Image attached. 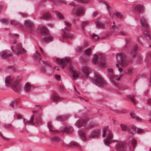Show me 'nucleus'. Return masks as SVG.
Segmentation results:
<instances>
[{
	"label": "nucleus",
	"mask_w": 151,
	"mask_h": 151,
	"mask_svg": "<svg viewBox=\"0 0 151 151\" xmlns=\"http://www.w3.org/2000/svg\"><path fill=\"white\" fill-rule=\"evenodd\" d=\"M5 85L6 86H9L12 83V87L14 91L17 92L21 90L19 81L18 80H16L15 78L12 79L9 76L5 77Z\"/></svg>",
	"instance_id": "obj_1"
},
{
	"label": "nucleus",
	"mask_w": 151,
	"mask_h": 151,
	"mask_svg": "<svg viewBox=\"0 0 151 151\" xmlns=\"http://www.w3.org/2000/svg\"><path fill=\"white\" fill-rule=\"evenodd\" d=\"M139 19L142 26L143 27L142 29V32L145 37L148 40H151V35L149 31V29L147 20L144 17H139Z\"/></svg>",
	"instance_id": "obj_2"
},
{
	"label": "nucleus",
	"mask_w": 151,
	"mask_h": 151,
	"mask_svg": "<svg viewBox=\"0 0 151 151\" xmlns=\"http://www.w3.org/2000/svg\"><path fill=\"white\" fill-rule=\"evenodd\" d=\"M75 125L78 128L84 127L86 129H89L95 126L94 122L88 119L79 120L76 121Z\"/></svg>",
	"instance_id": "obj_3"
},
{
	"label": "nucleus",
	"mask_w": 151,
	"mask_h": 151,
	"mask_svg": "<svg viewBox=\"0 0 151 151\" xmlns=\"http://www.w3.org/2000/svg\"><path fill=\"white\" fill-rule=\"evenodd\" d=\"M116 59L118 60L119 64L117 63L116 66H119V64L123 67H126L131 63L130 60H128L126 55L124 53H119L116 55Z\"/></svg>",
	"instance_id": "obj_4"
},
{
	"label": "nucleus",
	"mask_w": 151,
	"mask_h": 151,
	"mask_svg": "<svg viewBox=\"0 0 151 151\" xmlns=\"http://www.w3.org/2000/svg\"><path fill=\"white\" fill-rule=\"evenodd\" d=\"M92 63L100 67H105L106 61L105 58L100 55H95L91 60Z\"/></svg>",
	"instance_id": "obj_5"
},
{
	"label": "nucleus",
	"mask_w": 151,
	"mask_h": 151,
	"mask_svg": "<svg viewBox=\"0 0 151 151\" xmlns=\"http://www.w3.org/2000/svg\"><path fill=\"white\" fill-rule=\"evenodd\" d=\"M109 73V78L111 82L114 83V85L116 87L118 90L124 89V88H122L120 85H118L116 81L119 80L121 76L120 75H114L113 73V70L112 69H110L108 70Z\"/></svg>",
	"instance_id": "obj_6"
},
{
	"label": "nucleus",
	"mask_w": 151,
	"mask_h": 151,
	"mask_svg": "<svg viewBox=\"0 0 151 151\" xmlns=\"http://www.w3.org/2000/svg\"><path fill=\"white\" fill-rule=\"evenodd\" d=\"M103 133L102 136L104 137L107 135L106 139H104V143L106 144H109L111 143V141L113 138V135L111 132L110 130L107 129H105L103 130Z\"/></svg>",
	"instance_id": "obj_7"
},
{
	"label": "nucleus",
	"mask_w": 151,
	"mask_h": 151,
	"mask_svg": "<svg viewBox=\"0 0 151 151\" xmlns=\"http://www.w3.org/2000/svg\"><path fill=\"white\" fill-rule=\"evenodd\" d=\"M92 82L96 85L104 87L106 85L105 81L103 80L100 76L97 73L95 75V78L92 79Z\"/></svg>",
	"instance_id": "obj_8"
},
{
	"label": "nucleus",
	"mask_w": 151,
	"mask_h": 151,
	"mask_svg": "<svg viewBox=\"0 0 151 151\" xmlns=\"http://www.w3.org/2000/svg\"><path fill=\"white\" fill-rule=\"evenodd\" d=\"M66 26L64 29H63L62 30L63 32V37L64 38H71L72 37V35L70 33L69 31L71 29V24L66 21L64 22Z\"/></svg>",
	"instance_id": "obj_9"
},
{
	"label": "nucleus",
	"mask_w": 151,
	"mask_h": 151,
	"mask_svg": "<svg viewBox=\"0 0 151 151\" xmlns=\"http://www.w3.org/2000/svg\"><path fill=\"white\" fill-rule=\"evenodd\" d=\"M41 122L40 117L39 116H37V118H35L34 119V115H33L32 116L29 121L25 122V124H28L31 125H34L35 123L38 124Z\"/></svg>",
	"instance_id": "obj_10"
},
{
	"label": "nucleus",
	"mask_w": 151,
	"mask_h": 151,
	"mask_svg": "<svg viewBox=\"0 0 151 151\" xmlns=\"http://www.w3.org/2000/svg\"><path fill=\"white\" fill-rule=\"evenodd\" d=\"M41 67V71L43 73L47 74L49 75H51L52 74V72L50 71V68H49L48 67L52 68V67L50 65L47 63L46 64V65L43 64L42 65Z\"/></svg>",
	"instance_id": "obj_11"
},
{
	"label": "nucleus",
	"mask_w": 151,
	"mask_h": 151,
	"mask_svg": "<svg viewBox=\"0 0 151 151\" xmlns=\"http://www.w3.org/2000/svg\"><path fill=\"white\" fill-rule=\"evenodd\" d=\"M69 61V59L67 58H64L62 59L57 58L56 60V62L59 64L61 67H62L63 68H65Z\"/></svg>",
	"instance_id": "obj_12"
},
{
	"label": "nucleus",
	"mask_w": 151,
	"mask_h": 151,
	"mask_svg": "<svg viewBox=\"0 0 151 151\" xmlns=\"http://www.w3.org/2000/svg\"><path fill=\"white\" fill-rule=\"evenodd\" d=\"M40 54L37 52L36 51L35 53V61L36 62L39 63V65H43V64L46 65L47 64L46 61H44L41 60V58H40Z\"/></svg>",
	"instance_id": "obj_13"
},
{
	"label": "nucleus",
	"mask_w": 151,
	"mask_h": 151,
	"mask_svg": "<svg viewBox=\"0 0 151 151\" xmlns=\"http://www.w3.org/2000/svg\"><path fill=\"white\" fill-rule=\"evenodd\" d=\"M127 145L123 142H119L117 145L118 151H126L129 149L127 148Z\"/></svg>",
	"instance_id": "obj_14"
},
{
	"label": "nucleus",
	"mask_w": 151,
	"mask_h": 151,
	"mask_svg": "<svg viewBox=\"0 0 151 151\" xmlns=\"http://www.w3.org/2000/svg\"><path fill=\"white\" fill-rule=\"evenodd\" d=\"M100 133L99 130L95 129L92 131L89 135V137L93 138L98 136Z\"/></svg>",
	"instance_id": "obj_15"
},
{
	"label": "nucleus",
	"mask_w": 151,
	"mask_h": 151,
	"mask_svg": "<svg viewBox=\"0 0 151 151\" xmlns=\"http://www.w3.org/2000/svg\"><path fill=\"white\" fill-rule=\"evenodd\" d=\"M1 56L2 59L6 58L11 56L9 51L7 50H3L0 52Z\"/></svg>",
	"instance_id": "obj_16"
},
{
	"label": "nucleus",
	"mask_w": 151,
	"mask_h": 151,
	"mask_svg": "<svg viewBox=\"0 0 151 151\" xmlns=\"http://www.w3.org/2000/svg\"><path fill=\"white\" fill-rule=\"evenodd\" d=\"M83 73L84 74V76L86 78H87L88 76V74L91 72V69L88 66H84L82 69Z\"/></svg>",
	"instance_id": "obj_17"
},
{
	"label": "nucleus",
	"mask_w": 151,
	"mask_h": 151,
	"mask_svg": "<svg viewBox=\"0 0 151 151\" xmlns=\"http://www.w3.org/2000/svg\"><path fill=\"white\" fill-rule=\"evenodd\" d=\"M25 26L27 29L29 30H32L34 28V24L30 21L27 20L25 21Z\"/></svg>",
	"instance_id": "obj_18"
},
{
	"label": "nucleus",
	"mask_w": 151,
	"mask_h": 151,
	"mask_svg": "<svg viewBox=\"0 0 151 151\" xmlns=\"http://www.w3.org/2000/svg\"><path fill=\"white\" fill-rule=\"evenodd\" d=\"M138 45H136L133 47L130 51L129 53L133 58H134L135 56L137 53V51L138 49Z\"/></svg>",
	"instance_id": "obj_19"
},
{
	"label": "nucleus",
	"mask_w": 151,
	"mask_h": 151,
	"mask_svg": "<svg viewBox=\"0 0 151 151\" xmlns=\"http://www.w3.org/2000/svg\"><path fill=\"white\" fill-rule=\"evenodd\" d=\"M69 117L68 114L60 115L57 117L56 119L58 121L63 122L67 119Z\"/></svg>",
	"instance_id": "obj_20"
},
{
	"label": "nucleus",
	"mask_w": 151,
	"mask_h": 151,
	"mask_svg": "<svg viewBox=\"0 0 151 151\" xmlns=\"http://www.w3.org/2000/svg\"><path fill=\"white\" fill-rule=\"evenodd\" d=\"M114 24L112 26V28L114 31L117 33V34L121 35H124L125 34L122 31L119 29L115 25V22H114Z\"/></svg>",
	"instance_id": "obj_21"
},
{
	"label": "nucleus",
	"mask_w": 151,
	"mask_h": 151,
	"mask_svg": "<svg viewBox=\"0 0 151 151\" xmlns=\"http://www.w3.org/2000/svg\"><path fill=\"white\" fill-rule=\"evenodd\" d=\"M1 21L3 23H5L6 24L8 23L9 22L11 24H14L16 25H19V23L16 21H10L7 19H2L1 20Z\"/></svg>",
	"instance_id": "obj_22"
},
{
	"label": "nucleus",
	"mask_w": 151,
	"mask_h": 151,
	"mask_svg": "<svg viewBox=\"0 0 151 151\" xmlns=\"http://www.w3.org/2000/svg\"><path fill=\"white\" fill-rule=\"evenodd\" d=\"M135 10L137 12L141 13L144 11V7L143 6L137 4L134 7Z\"/></svg>",
	"instance_id": "obj_23"
},
{
	"label": "nucleus",
	"mask_w": 151,
	"mask_h": 151,
	"mask_svg": "<svg viewBox=\"0 0 151 151\" xmlns=\"http://www.w3.org/2000/svg\"><path fill=\"white\" fill-rule=\"evenodd\" d=\"M62 132H65L68 133H70L73 131V128L69 126H66L64 129H62L61 130Z\"/></svg>",
	"instance_id": "obj_24"
},
{
	"label": "nucleus",
	"mask_w": 151,
	"mask_h": 151,
	"mask_svg": "<svg viewBox=\"0 0 151 151\" xmlns=\"http://www.w3.org/2000/svg\"><path fill=\"white\" fill-rule=\"evenodd\" d=\"M51 99L54 102L60 101L61 99L57 94H54L51 96Z\"/></svg>",
	"instance_id": "obj_25"
},
{
	"label": "nucleus",
	"mask_w": 151,
	"mask_h": 151,
	"mask_svg": "<svg viewBox=\"0 0 151 151\" xmlns=\"http://www.w3.org/2000/svg\"><path fill=\"white\" fill-rule=\"evenodd\" d=\"M40 32L41 34H48V30L46 27L42 26L40 28Z\"/></svg>",
	"instance_id": "obj_26"
},
{
	"label": "nucleus",
	"mask_w": 151,
	"mask_h": 151,
	"mask_svg": "<svg viewBox=\"0 0 151 151\" xmlns=\"http://www.w3.org/2000/svg\"><path fill=\"white\" fill-rule=\"evenodd\" d=\"M77 16H79L84 13L85 12V9L82 7H80L77 9Z\"/></svg>",
	"instance_id": "obj_27"
},
{
	"label": "nucleus",
	"mask_w": 151,
	"mask_h": 151,
	"mask_svg": "<svg viewBox=\"0 0 151 151\" xmlns=\"http://www.w3.org/2000/svg\"><path fill=\"white\" fill-rule=\"evenodd\" d=\"M51 17V15L49 13L46 12L44 14L41 18L42 19H50Z\"/></svg>",
	"instance_id": "obj_28"
},
{
	"label": "nucleus",
	"mask_w": 151,
	"mask_h": 151,
	"mask_svg": "<svg viewBox=\"0 0 151 151\" xmlns=\"http://www.w3.org/2000/svg\"><path fill=\"white\" fill-rule=\"evenodd\" d=\"M96 26L97 28H104L105 26L104 24L99 22H95Z\"/></svg>",
	"instance_id": "obj_29"
},
{
	"label": "nucleus",
	"mask_w": 151,
	"mask_h": 151,
	"mask_svg": "<svg viewBox=\"0 0 151 151\" xmlns=\"http://www.w3.org/2000/svg\"><path fill=\"white\" fill-rule=\"evenodd\" d=\"M31 88V86L29 83H26L24 87V89L25 92L29 91Z\"/></svg>",
	"instance_id": "obj_30"
},
{
	"label": "nucleus",
	"mask_w": 151,
	"mask_h": 151,
	"mask_svg": "<svg viewBox=\"0 0 151 151\" xmlns=\"http://www.w3.org/2000/svg\"><path fill=\"white\" fill-rule=\"evenodd\" d=\"M72 73H73V76L74 80H76L79 78L80 73L78 72L76 70Z\"/></svg>",
	"instance_id": "obj_31"
},
{
	"label": "nucleus",
	"mask_w": 151,
	"mask_h": 151,
	"mask_svg": "<svg viewBox=\"0 0 151 151\" xmlns=\"http://www.w3.org/2000/svg\"><path fill=\"white\" fill-rule=\"evenodd\" d=\"M78 134L80 135L81 137L84 140H85L86 139V137L85 133L83 131L79 130L78 131Z\"/></svg>",
	"instance_id": "obj_32"
},
{
	"label": "nucleus",
	"mask_w": 151,
	"mask_h": 151,
	"mask_svg": "<svg viewBox=\"0 0 151 151\" xmlns=\"http://www.w3.org/2000/svg\"><path fill=\"white\" fill-rule=\"evenodd\" d=\"M136 128L135 126H132L130 127L129 132L131 134H132L136 132Z\"/></svg>",
	"instance_id": "obj_33"
},
{
	"label": "nucleus",
	"mask_w": 151,
	"mask_h": 151,
	"mask_svg": "<svg viewBox=\"0 0 151 151\" xmlns=\"http://www.w3.org/2000/svg\"><path fill=\"white\" fill-rule=\"evenodd\" d=\"M99 38V37L95 34L92 35V39L94 42H97Z\"/></svg>",
	"instance_id": "obj_34"
},
{
	"label": "nucleus",
	"mask_w": 151,
	"mask_h": 151,
	"mask_svg": "<svg viewBox=\"0 0 151 151\" xmlns=\"http://www.w3.org/2000/svg\"><path fill=\"white\" fill-rule=\"evenodd\" d=\"M104 3L106 5V7L107 8V10L111 18H112V17L111 16V14H110V8L109 7V4L108 3V2H107L106 1H104Z\"/></svg>",
	"instance_id": "obj_35"
},
{
	"label": "nucleus",
	"mask_w": 151,
	"mask_h": 151,
	"mask_svg": "<svg viewBox=\"0 0 151 151\" xmlns=\"http://www.w3.org/2000/svg\"><path fill=\"white\" fill-rule=\"evenodd\" d=\"M52 37L50 36L44 38L43 39V41L44 42H47L49 41H51Z\"/></svg>",
	"instance_id": "obj_36"
},
{
	"label": "nucleus",
	"mask_w": 151,
	"mask_h": 151,
	"mask_svg": "<svg viewBox=\"0 0 151 151\" xmlns=\"http://www.w3.org/2000/svg\"><path fill=\"white\" fill-rule=\"evenodd\" d=\"M17 104V102L16 100H13L12 101L10 104V106L13 108H14V105Z\"/></svg>",
	"instance_id": "obj_37"
},
{
	"label": "nucleus",
	"mask_w": 151,
	"mask_h": 151,
	"mask_svg": "<svg viewBox=\"0 0 151 151\" xmlns=\"http://www.w3.org/2000/svg\"><path fill=\"white\" fill-rule=\"evenodd\" d=\"M114 15L119 18H122L123 17V14L119 12H116L114 13Z\"/></svg>",
	"instance_id": "obj_38"
},
{
	"label": "nucleus",
	"mask_w": 151,
	"mask_h": 151,
	"mask_svg": "<svg viewBox=\"0 0 151 151\" xmlns=\"http://www.w3.org/2000/svg\"><path fill=\"white\" fill-rule=\"evenodd\" d=\"M91 48H88L85 51V53L87 55H90L91 54Z\"/></svg>",
	"instance_id": "obj_39"
},
{
	"label": "nucleus",
	"mask_w": 151,
	"mask_h": 151,
	"mask_svg": "<svg viewBox=\"0 0 151 151\" xmlns=\"http://www.w3.org/2000/svg\"><path fill=\"white\" fill-rule=\"evenodd\" d=\"M129 97L131 99V101L134 104H136L137 101L133 96H130Z\"/></svg>",
	"instance_id": "obj_40"
},
{
	"label": "nucleus",
	"mask_w": 151,
	"mask_h": 151,
	"mask_svg": "<svg viewBox=\"0 0 151 151\" xmlns=\"http://www.w3.org/2000/svg\"><path fill=\"white\" fill-rule=\"evenodd\" d=\"M120 126L122 131H125L127 130V126L124 124H121Z\"/></svg>",
	"instance_id": "obj_41"
},
{
	"label": "nucleus",
	"mask_w": 151,
	"mask_h": 151,
	"mask_svg": "<svg viewBox=\"0 0 151 151\" xmlns=\"http://www.w3.org/2000/svg\"><path fill=\"white\" fill-rule=\"evenodd\" d=\"M26 51L24 49H19L17 51V55H19L20 54H22L23 52H25Z\"/></svg>",
	"instance_id": "obj_42"
},
{
	"label": "nucleus",
	"mask_w": 151,
	"mask_h": 151,
	"mask_svg": "<svg viewBox=\"0 0 151 151\" xmlns=\"http://www.w3.org/2000/svg\"><path fill=\"white\" fill-rule=\"evenodd\" d=\"M59 139L60 138L56 136H54L51 138V140L53 142L58 141Z\"/></svg>",
	"instance_id": "obj_43"
},
{
	"label": "nucleus",
	"mask_w": 151,
	"mask_h": 151,
	"mask_svg": "<svg viewBox=\"0 0 151 151\" xmlns=\"http://www.w3.org/2000/svg\"><path fill=\"white\" fill-rule=\"evenodd\" d=\"M132 69L131 68H129L125 71V73L126 74L130 75L132 74Z\"/></svg>",
	"instance_id": "obj_44"
},
{
	"label": "nucleus",
	"mask_w": 151,
	"mask_h": 151,
	"mask_svg": "<svg viewBox=\"0 0 151 151\" xmlns=\"http://www.w3.org/2000/svg\"><path fill=\"white\" fill-rule=\"evenodd\" d=\"M69 69L70 71L72 73L76 71L74 68L73 66L71 64H70L69 65Z\"/></svg>",
	"instance_id": "obj_45"
},
{
	"label": "nucleus",
	"mask_w": 151,
	"mask_h": 151,
	"mask_svg": "<svg viewBox=\"0 0 151 151\" xmlns=\"http://www.w3.org/2000/svg\"><path fill=\"white\" fill-rule=\"evenodd\" d=\"M70 14L72 15H75L77 16V10L73 9L70 12Z\"/></svg>",
	"instance_id": "obj_46"
},
{
	"label": "nucleus",
	"mask_w": 151,
	"mask_h": 151,
	"mask_svg": "<svg viewBox=\"0 0 151 151\" xmlns=\"http://www.w3.org/2000/svg\"><path fill=\"white\" fill-rule=\"evenodd\" d=\"M49 1L53 2L55 4H60L63 2L61 0H49Z\"/></svg>",
	"instance_id": "obj_47"
},
{
	"label": "nucleus",
	"mask_w": 151,
	"mask_h": 151,
	"mask_svg": "<svg viewBox=\"0 0 151 151\" xmlns=\"http://www.w3.org/2000/svg\"><path fill=\"white\" fill-rule=\"evenodd\" d=\"M57 17L58 18L60 19H63L64 18L63 15L60 12H58L57 14Z\"/></svg>",
	"instance_id": "obj_48"
},
{
	"label": "nucleus",
	"mask_w": 151,
	"mask_h": 151,
	"mask_svg": "<svg viewBox=\"0 0 151 151\" xmlns=\"http://www.w3.org/2000/svg\"><path fill=\"white\" fill-rule=\"evenodd\" d=\"M70 145L71 146L79 147L78 144L77 142H71L70 144Z\"/></svg>",
	"instance_id": "obj_49"
},
{
	"label": "nucleus",
	"mask_w": 151,
	"mask_h": 151,
	"mask_svg": "<svg viewBox=\"0 0 151 151\" xmlns=\"http://www.w3.org/2000/svg\"><path fill=\"white\" fill-rule=\"evenodd\" d=\"M3 126L6 128H11V127H12V125L11 124H4L3 125Z\"/></svg>",
	"instance_id": "obj_50"
},
{
	"label": "nucleus",
	"mask_w": 151,
	"mask_h": 151,
	"mask_svg": "<svg viewBox=\"0 0 151 151\" xmlns=\"http://www.w3.org/2000/svg\"><path fill=\"white\" fill-rule=\"evenodd\" d=\"M137 141L134 139H132V144L133 145L134 148H135L136 147L135 145L137 143Z\"/></svg>",
	"instance_id": "obj_51"
},
{
	"label": "nucleus",
	"mask_w": 151,
	"mask_h": 151,
	"mask_svg": "<svg viewBox=\"0 0 151 151\" xmlns=\"http://www.w3.org/2000/svg\"><path fill=\"white\" fill-rule=\"evenodd\" d=\"M86 57L85 56H82L81 58V60L83 62H85L89 59V58L88 57L87 58L86 60H84L83 58H85Z\"/></svg>",
	"instance_id": "obj_52"
},
{
	"label": "nucleus",
	"mask_w": 151,
	"mask_h": 151,
	"mask_svg": "<svg viewBox=\"0 0 151 151\" xmlns=\"http://www.w3.org/2000/svg\"><path fill=\"white\" fill-rule=\"evenodd\" d=\"M78 1L81 3H86L88 2L89 0H77Z\"/></svg>",
	"instance_id": "obj_53"
},
{
	"label": "nucleus",
	"mask_w": 151,
	"mask_h": 151,
	"mask_svg": "<svg viewBox=\"0 0 151 151\" xmlns=\"http://www.w3.org/2000/svg\"><path fill=\"white\" fill-rule=\"evenodd\" d=\"M151 58V53L150 52L147 53V55L146 59L147 60H149Z\"/></svg>",
	"instance_id": "obj_54"
},
{
	"label": "nucleus",
	"mask_w": 151,
	"mask_h": 151,
	"mask_svg": "<svg viewBox=\"0 0 151 151\" xmlns=\"http://www.w3.org/2000/svg\"><path fill=\"white\" fill-rule=\"evenodd\" d=\"M15 117H16L17 119H21L22 118V116L20 114H16L15 115Z\"/></svg>",
	"instance_id": "obj_55"
},
{
	"label": "nucleus",
	"mask_w": 151,
	"mask_h": 151,
	"mask_svg": "<svg viewBox=\"0 0 151 151\" xmlns=\"http://www.w3.org/2000/svg\"><path fill=\"white\" fill-rule=\"evenodd\" d=\"M144 131L143 129L138 128L137 129V132L138 133H141L143 132Z\"/></svg>",
	"instance_id": "obj_56"
},
{
	"label": "nucleus",
	"mask_w": 151,
	"mask_h": 151,
	"mask_svg": "<svg viewBox=\"0 0 151 151\" xmlns=\"http://www.w3.org/2000/svg\"><path fill=\"white\" fill-rule=\"evenodd\" d=\"M88 22L87 21H83L82 23V26L83 27H84L87 25Z\"/></svg>",
	"instance_id": "obj_57"
},
{
	"label": "nucleus",
	"mask_w": 151,
	"mask_h": 151,
	"mask_svg": "<svg viewBox=\"0 0 151 151\" xmlns=\"http://www.w3.org/2000/svg\"><path fill=\"white\" fill-rule=\"evenodd\" d=\"M130 114L132 118H135V115L134 111H132L130 113Z\"/></svg>",
	"instance_id": "obj_58"
},
{
	"label": "nucleus",
	"mask_w": 151,
	"mask_h": 151,
	"mask_svg": "<svg viewBox=\"0 0 151 151\" xmlns=\"http://www.w3.org/2000/svg\"><path fill=\"white\" fill-rule=\"evenodd\" d=\"M47 127L49 129V130L51 131L52 129H51V128L52 127V125L50 122H48L47 123Z\"/></svg>",
	"instance_id": "obj_59"
},
{
	"label": "nucleus",
	"mask_w": 151,
	"mask_h": 151,
	"mask_svg": "<svg viewBox=\"0 0 151 151\" xmlns=\"http://www.w3.org/2000/svg\"><path fill=\"white\" fill-rule=\"evenodd\" d=\"M56 79L58 81H60L61 80L60 76L59 75H56L55 76Z\"/></svg>",
	"instance_id": "obj_60"
},
{
	"label": "nucleus",
	"mask_w": 151,
	"mask_h": 151,
	"mask_svg": "<svg viewBox=\"0 0 151 151\" xmlns=\"http://www.w3.org/2000/svg\"><path fill=\"white\" fill-rule=\"evenodd\" d=\"M142 58L141 57L139 56L137 58V63L140 62L142 60Z\"/></svg>",
	"instance_id": "obj_61"
},
{
	"label": "nucleus",
	"mask_w": 151,
	"mask_h": 151,
	"mask_svg": "<svg viewBox=\"0 0 151 151\" xmlns=\"http://www.w3.org/2000/svg\"><path fill=\"white\" fill-rule=\"evenodd\" d=\"M0 135L2 137V138L6 140H8V139L7 138H6V137H4L3 135H2V133L1 132H0Z\"/></svg>",
	"instance_id": "obj_62"
},
{
	"label": "nucleus",
	"mask_w": 151,
	"mask_h": 151,
	"mask_svg": "<svg viewBox=\"0 0 151 151\" xmlns=\"http://www.w3.org/2000/svg\"><path fill=\"white\" fill-rule=\"evenodd\" d=\"M77 51L78 52H81L83 51V49L81 47H78L77 48Z\"/></svg>",
	"instance_id": "obj_63"
},
{
	"label": "nucleus",
	"mask_w": 151,
	"mask_h": 151,
	"mask_svg": "<svg viewBox=\"0 0 151 151\" xmlns=\"http://www.w3.org/2000/svg\"><path fill=\"white\" fill-rule=\"evenodd\" d=\"M8 68H9L11 69H12L13 70H15V68L14 67V66H12V65H11V66H8Z\"/></svg>",
	"instance_id": "obj_64"
}]
</instances>
